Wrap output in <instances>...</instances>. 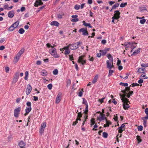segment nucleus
Returning <instances> with one entry per match:
<instances>
[{
	"mask_svg": "<svg viewBox=\"0 0 148 148\" xmlns=\"http://www.w3.org/2000/svg\"><path fill=\"white\" fill-rule=\"evenodd\" d=\"M121 91L123 93V94L122 95L121 94H120V97H121V100L122 101H126L127 102H129V100L126 98L125 97H126L128 98H129L131 96L126 91L122 90Z\"/></svg>",
	"mask_w": 148,
	"mask_h": 148,
	"instance_id": "1",
	"label": "nucleus"
},
{
	"mask_svg": "<svg viewBox=\"0 0 148 148\" xmlns=\"http://www.w3.org/2000/svg\"><path fill=\"white\" fill-rule=\"evenodd\" d=\"M49 51L50 53L54 57L56 58L59 57V56L58 55L57 53L55 48H52L49 50Z\"/></svg>",
	"mask_w": 148,
	"mask_h": 148,
	"instance_id": "2",
	"label": "nucleus"
},
{
	"mask_svg": "<svg viewBox=\"0 0 148 148\" xmlns=\"http://www.w3.org/2000/svg\"><path fill=\"white\" fill-rule=\"evenodd\" d=\"M84 57V55H82L79 56L78 60V62L81 64L83 65H84L86 63V60L83 59V58Z\"/></svg>",
	"mask_w": 148,
	"mask_h": 148,
	"instance_id": "3",
	"label": "nucleus"
},
{
	"mask_svg": "<svg viewBox=\"0 0 148 148\" xmlns=\"http://www.w3.org/2000/svg\"><path fill=\"white\" fill-rule=\"evenodd\" d=\"M27 106L25 109V112L27 113H29L32 110L31 103L30 102H28L26 103Z\"/></svg>",
	"mask_w": 148,
	"mask_h": 148,
	"instance_id": "4",
	"label": "nucleus"
},
{
	"mask_svg": "<svg viewBox=\"0 0 148 148\" xmlns=\"http://www.w3.org/2000/svg\"><path fill=\"white\" fill-rule=\"evenodd\" d=\"M21 110V108L20 107H18L14 109V115L15 117H17L18 116Z\"/></svg>",
	"mask_w": 148,
	"mask_h": 148,
	"instance_id": "5",
	"label": "nucleus"
},
{
	"mask_svg": "<svg viewBox=\"0 0 148 148\" xmlns=\"http://www.w3.org/2000/svg\"><path fill=\"white\" fill-rule=\"evenodd\" d=\"M106 67L107 68L109 69H111L112 68L114 67L113 65V62H111L109 60L106 61Z\"/></svg>",
	"mask_w": 148,
	"mask_h": 148,
	"instance_id": "6",
	"label": "nucleus"
},
{
	"mask_svg": "<svg viewBox=\"0 0 148 148\" xmlns=\"http://www.w3.org/2000/svg\"><path fill=\"white\" fill-rule=\"evenodd\" d=\"M79 32H82V35L84 36H88V35L87 28H81L79 30Z\"/></svg>",
	"mask_w": 148,
	"mask_h": 148,
	"instance_id": "7",
	"label": "nucleus"
},
{
	"mask_svg": "<svg viewBox=\"0 0 148 148\" xmlns=\"http://www.w3.org/2000/svg\"><path fill=\"white\" fill-rule=\"evenodd\" d=\"M32 90V87L30 84H28L27 85L25 92L27 95H29Z\"/></svg>",
	"mask_w": 148,
	"mask_h": 148,
	"instance_id": "8",
	"label": "nucleus"
},
{
	"mask_svg": "<svg viewBox=\"0 0 148 148\" xmlns=\"http://www.w3.org/2000/svg\"><path fill=\"white\" fill-rule=\"evenodd\" d=\"M105 115L101 113L99 115V117L98 118V119L101 121L104 119L106 120L107 119L105 117Z\"/></svg>",
	"mask_w": 148,
	"mask_h": 148,
	"instance_id": "9",
	"label": "nucleus"
},
{
	"mask_svg": "<svg viewBox=\"0 0 148 148\" xmlns=\"http://www.w3.org/2000/svg\"><path fill=\"white\" fill-rule=\"evenodd\" d=\"M123 108L124 109L126 110H127L129 108H130V106L128 104V103H129L130 104V102H127L125 101H123Z\"/></svg>",
	"mask_w": 148,
	"mask_h": 148,
	"instance_id": "10",
	"label": "nucleus"
},
{
	"mask_svg": "<svg viewBox=\"0 0 148 148\" xmlns=\"http://www.w3.org/2000/svg\"><path fill=\"white\" fill-rule=\"evenodd\" d=\"M43 4V3L42 1V0H37L34 3V6L35 7H37L38 5H42Z\"/></svg>",
	"mask_w": 148,
	"mask_h": 148,
	"instance_id": "11",
	"label": "nucleus"
},
{
	"mask_svg": "<svg viewBox=\"0 0 148 148\" xmlns=\"http://www.w3.org/2000/svg\"><path fill=\"white\" fill-rule=\"evenodd\" d=\"M62 94L61 93H59L56 97V103H58L60 101L61 99Z\"/></svg>",
	"mask_w": 148,
	"mask_h": 148,
	"instance_id": "12",
	"label": "nucleus"
},
{
	"mask_svg": "<svg viewBox=\"0 0 148 148\" xmlns=\"http://www.w3.org/2000/svg\"><path fill=\"white\" fill-rule=\"evenodd\" d=\"M19 78V73H16L15 75V76L13 79L12 82L15 83L18 81Z\"/></svg>",
	"mask_w": 148,
	"mask_h": 148,
	"instance_id": "13",
	"label": "nucleus"
},
{
	"mask_svg": "<svg viewBox=\"0 0 148 148\" xmlns=\"http://www.w3.org/2000/svg\"><path fill=\"white\" fill-rule=\"evenodd\" d=\"M114 12L115 13V14H114V15L113 17H117L118 18V19L120 17V15L121 13L119 12V11L116 10L114 11Z\"/></svg>",
	"mask_w": 148,
	"mask_h": 148,
	"instance_id": "14",
	"label": "nucleus"
},
{
	"mask_svg": "<svg viewBox=\"0 0 148 148\" xmlns=\"http://www.w3.org/2000/svg\"><path fill=\"white\" fill-rule=\"evenodd\" d=\"M146 71V70L145 69L143 68H139L137 71V72L138 73V74H139L140 73H144Z\"/></svg>",
	"mask_w": 148,
	"mask_h": 148,
	"instance_id": "15",
	"label": "nucleus"
},
{
	"mask_svg": "<svg viewBox=\"0 0 148 148\" xmlns=\"http://www.w3.org/2000/svg\"><path fill=\"white\" fill-rule=\"evenodd\" d=\"M69 45H71L70 49L72 50H74L78 48V46H77L76 44L74 43L73 44H70Z\"/></svg>",
	"mask_w": 148,
	"mask_h": 148,
	"instance_id": "16",
	"label": "nucleus"
},
{
	"mask_svg": "<svg viewBox=\"0 0 148 148\" xmlns=\"http://www.w3.org/2000/svg\"><path fill=\"white\" fill-rule=\"evenodd\" d=\"M50 25L52 26H55L58 27L59 26V23L56 21H53L51 22L50 23Z\"/></svg>",
	"mask_w": 148,
	"mask_h": 148,
	"instance_id": "17",
	"label": "nucleus"
},
{
	"mask_svg": "<svg viewBox=\"0 0 148 148\" xmlns=\"http://www.w3.org/2000/svg\"><path fill=\"white\" fill-rule=\"evenodd\" d=\"M14 11H11L8 13V16L10 18H12L14 16Z\"/></svg>",
	"mask_w": 148,
	"mask_h": 148,
	"instance_id": "18",
	"label": "nucleus"
},
{
	"mask_svg": "<svg viewBox=\"0 0 148 148\" xmlns=\"http://www.w3.org/2000/svg\"><path fill=\"white\" fill-rule=\"evenodd\" d=\"M131 43H132L130 44V48L132 49L133 50L136 47L137 44L134 42H131Z\"/></svg>",
	"mask_w": 148,
	"mask_h": 148,
	"instance_id": "19",
	"label": "nucleus"
},
{
	"mask_svg": "<svg viewBox=\"0 0 148 148\" xmlns=\"http://www.w3.org/2000/svg\"><path fill=\"white\" fill-rule=\"evenodd\" d=\"M25 143L23 141H21L19 143V145L20 148H25Z\"/></svg>",
	"mask_w": 148,
	"mask_h": 148,
	"instance_id": "20",
	"label": "nucleus"
},
{
	"mask_svg": "<svg viewBox=\"0 0 148 148\" xmlns=\"http://www.w3.org/2000/svg\"><path fill=\"white\" fill-rule=\"evenodd\" d=\"M19 23V21H17L13 24L11 26L13 27L15 29L18 26Z\"/></svg>",
	"mask_w": 148,
	"mask_h": 148,
	"instance_id": "21",
	"label": "nucleus"
},
{
	"mask_svg": "<svg viewBox=\"0 0 148 148\" xmlns=\"http://www.w3.org/2000/svg\"><path fill=\"white\" fill-rule=\"evenodd\" d=\"M24 49L23 48H22L16 54V55H17V56L20 57L21 55L24 53Z\"/></svg>",
	"mask_w": 148,
	"mask_h": 148,
	"instance_id": "22",
	"label": "nucleus"
},
{
	"mask_svg": "<svg viewBox=\"0 0 148 148\" xmlns=\"http://www.w3.org/2000/svg\"><path fill=\"white\" fill-rule=\"evenodd\" d=\"M98 77V75H96L94 77L92 81V83L93 84H95L97 81V79Z\"/></svg>",
	"mask_w": 148,
	"mask_h": 148,
	"instance_id": "23",
	"label": "nucleus"
},
{
	"mask_svg": "<svg viewBox=\"0 0 148 148\" xmlns=\"http://www.w3.org/2000/svg\"><path fill=\"white\" fill-rule=\"evenodd\" d=\"M41 75L42 76H46L47 75V72L45 70H43L41 72Z\"/></svg>",
	"mask_w": 148,
	"mask_h": 148,
	"instance_id": "24",
	"label": "nucleus"
},
{
	"mask_svg": "<svg viewBox=\"0 0 148 148\" xmlns=\"http://www.w3.org/2000/svg\"><path fill=\"white\" fill-rule=\"evenodd\" d=\"M140 48H139L137 50H135L134 51V52L133 54H131V56H132L134 55H136L138 53H139L140 51Z\"/></svg>",
	"mask_w": 148,
	"mask_h": 148,
	"instance_id": "25",
	"label": "nucleus"
},
{
	"mask_svg": "<svg viewBox=\"0 0 148 148\" xmlns=\"http://www.w3.org/2000/svg\"><path fill=\"white\" fill-rule=\"evenodd\" d=\"M107 51H108V50L105 49L100 50L99 51L101 53V55L102 56L105 55L106 54Z\"/></svg>",
	"mask_w": 148,
	"mask_h": 148,
	"instance_id": "26",
	"label": "nucleus"
},
{
	"mask_svg": "<svg viewBox=\"0 0 148 148\" xmlns=\"http://www.w3.org/2000/svg\"><path fill=\"white\" fill-rule=\"evenodd\" d=\"M107 57L109 60V61L113 62V58L112 56L110 54H109L107 56Z\"/></svg>",
	"mask_w": 148,
	"mask_h": 148,
	"instance_id": "27",
	"label": "nucleus"
},
{
	"mask_svg": "<svg viewBox=\"0 0 148 148\" xmlns=\"http://www.w3.org/2000/svg\"><path fill=\"white\" fill-rule=\"evenodd\" d=\"M119 5V3H116L114 4V5L112 6V9L115 10L116 8L118 7Z\"/></svg>",
	"mask_w": 148,
	"mask_h": 148,
	"instance_id": "28",
	"label": "nucleus"
},
{
	"mask_svg": "<svg viewBox=\"0 0 148 148\" xmlns=\"http://www.w3.org/2000/svg\"><path fill=\"white\" fill-rule=\"evenodd\" d=\"M141 78H142L143 79H147L148 78L146 76V74L145 73H143L140 76Z\"/></svg>",
	"mask_w": 148,
	"mask_h": 148,
	"instance_id": "29",
	"label": "nucleus"
},
{
	"mask_svg": "<svg viewBox=\"0 0 148 148\" xmlns=\"http://www.w3.org/2000/svg\"><path fill=\"white\" fill-rule=\"evenodd\" d=\"M83 22L84 23H83V25L85 26H88L90 28H92V27L90 25V23H86L84 21H83Z\"/></svg>",
	"mask_w": 148,
	"mask_h": 148,
	"instance_id": "30",
	"label": "nucleus"
},
{
	"mask_svg": "<svg viewBox=\"0 0 148 148\" xmlns=\"http://www.w3.org/2000/svg\"><path fill=\"white\" fill-rule=\"evenodd\" d=\"M78 120L80 121L81 119L80 118H77L76 119V121L73 122L72 125H76L78 123Z\"/></svg>",
	"mask_w": 148,
	"mask_h": 148,
	"instance_id": "31",
	"label": "nucleus"
},
{
	"mask_svg": "<svg viewBox=\"0 0 148 148\" xmlns=\"http://www.w3.org/2000/svg\"><path fill=\"white\" fill-rule=\"evenodd\" d=\"M25 32L24 30L22 28L20 29L18 31V33L21 34H23Z\"/></svg>",
	"mask_w": 148,
	"mask_h": 148,
	"instance_id": "32",
	"label": "nucleus"
},
{
	"mask_svg": "<svg viewBox=\"0 0 148 148\" xmlns=\"http://www.w3.org/2000/svg\"><path fill=\"white\" fill-rule=\"evenodd\" d=\"M83 104H85L86 106H88V104L86 100L84 98H83Z\"/></svg>",
	"mask_w": 148,
	"mask_h": 148,
	"instance_id": "33",
	"label": "nucleus"
},
{
	"mask_svg": "<svg viewBox=\"0 0 148 148\" xmlns=\"http://www.w3.org/2000/svg\"><path fill=\"white\" fill-rule=\"evenodd\" d=\"M46 122H43L41 124V127L45 128L46 126Z\"/></svg>",
	"mask_w": 148,
	"mask_h": 148,
	"instance_id": "34",
	"label": "nucleus"
},
{
	"mask_svg": "<svg viewBox=\"0 0 148 148\" xmlns=\"http://www.w3.org/2000/svg\"><path fill=\"white\" fill-rule=\"evenodd\" d=\"M127 2H125L124 3H122L120 4V7L121 8L124 7L126 5H127Z\"/></svg>",
	"mask_w": 148,
	"mask_h": 148,
	"instance_id": "35",
	"label": "nucleus"
},
{
	"mask_svg": "<svg viewBox=\"0 0 148 148\" xmlns=\"http://www.w3.org/2000/svg\"><path fill=\"white\" fill-rule=\"evenodd\" d=\"M137 139L138 143H140L142 141V140L140 138V137L139 136H136Z\"/></svg>",
	"mask_w": 148,
	"mask_h": 148,
	"instance_id": "36",
	"label": "nucleus"
},
{
	"mask_svg": "<svg viewBox=\"0 0 148 148\" xmlns=\"http://www.w3.org/2000/svg\"><path fill=\"white\" fill-rule=\"evenodd\" d=\"M119 84L120 85H122L125 87L127 86L128 85V84L127 83H125L123 82H120Z\"/></svg>",
	"mask_w": 148,
	"mask_h": 148,
	"instance_id": "37",
	"label": "nucleus"
},
{
	"mask_svg": "<svg viewBox=\"0 0 148 148\" xmlns=\"http://www.w3.org/2000/svg\"><path fill=\"white\" fill-rule=\"evenodd\" d=\"M25 77L24 79L25 80H27L28 79V72L27 71H26L25 73Z\"/></svg>",
	"mask_w": 148,
	"mask_h": 148,
	"instance_id": "38",
	"label": "nucleus"
},
{
	"mask_svg": "<svg viewBox=\"0 0 148 148\" xmlns=\"http://www.w3.org/2000/svg\"><path fill=\"white\" fill-rule=\"evenodd\" d=\"M70 50L69 49L65 50V52L64 54L65 55H67L69 54L70 52Z\"/></svg>",
	"mask_w": 148,
	"mask_h": 148,
	"instance_id": "39",
	"label": "nucleus"
},
{
	"mask_svg": "<svg viewBox=\"0 0 148 148\" xmlns=\"http://www.w3.org/2000/svg\"><path fill=\"white\" fill-rule=\"evenodd\" d=\"M106 123L107 125V127H109V125L110 124H111V122L110 121H108L107 119H106Z\"/></svg>",
	"mask_w": 148,
	"mask_h": 148,
	"instance_id": "40",
	"label": "nucleus"
},
{
	"mask_svg": "<svg viewBox=\"0 0 148 148\" xmlns=\"http://www.w3.org/2000/svg\"><path fill=\"white\" fill-rule=\"evenodd\" d=\"M91 125H94L95 123V119L94 118L90 120Z\"/></svg>",
	"mask_w": 148,
	"mask_h": 148,
	"instance_id": "41",
	"label": "nucleus"
},
{
	"mask_svg": "<svg viewBox=\"0 0 148 148\" xmlns=\"http://www.w3.org/2000/svg\"><path fill=\"white\" fill-rule=\"evenodd\" d=\"M58 71L57 69L54 70L53 71V73L54 75H56L58 74Z\"/></svg>",
	"mask_w": 148,
	"mask_h": 148,
	"instance_id": "42",
	"label": "nucleus"
},
{
	"mask_svg": "<svg viewBox=\"0 0 148 148\" xmlns=\"http://www.w3.org/2000/svg\"><path fill=\"white\" fill-rule=\"evenodd\" d=\"M130 87H127H127H125V90H123L126 91L128 93L129 92H130Z\"/></svg>",
	"mask_w": 148,
	"mask_h": 148,
	"instance_id": "43",
	"label": "nucleus"
},
{
	"mask_svg": "<svg viewBox=\"0 0 148 148\" xmlns=\"http://www.w3.org/2000/svg\"><path fill=\"white\" fill-rule=\"evenodd\" d=\"M80 7V5H76L75 6L74 8L75 10H77L79 9Z\"/></svg>",
	"mask_w": 148,
	"mask_h": 148,
	"instance_id": "44",
	"label": "nucleus"
},
{
	"mask_svg": "<svg viewBox=\"0 0 148 148\" xmlns=\"http://www.w3.org/2000/svg\"><path fill=\"white\" fill-rule=\"evenodd\" d=\"M114 72V71L111 70H109V73H108V76H111L112 75V73H113Z\"/></svg>",
	"mask_w": 148,
	"mask_h": 148,
	"instance_id": "45",
	"label": "nucleus"
},
{
	"mask_svg": "<svg viewBox=\"0 0 148 148\" xmlns=\"http://www.w3.org/2000/svg\"><path fill=\"white\" fill-rule=\"evenodd\" d=\"M45 128L41 127L39 130V132L41 134L44 133Z\"/></svg>",
	"mask_w": 148,
	"mask_h": 148,
	"instance_id": "46",
	"label": "nucleus"
},
{
	"mask_svg": "<svg viewBox=\"0 0 148 148\" xmlns=\"http://www.w3.org/2000/svg\"><path fill=\"white\" fill-rule=\"evenodd\" d=\"M108 134L106 132H103V136L104 138H107L108 137Z\"/></svg>",
	"mask_w": 148,
	"mask_h": 148,
	"instance_id": "47",
	"label": "nucleus"
},
{
	"mask_svg": "<svg viewBox=\"0 0 148 148\" xmlns=\"http://www.w3.org/2000/svg\"><path fill=\"white\" fill-rule=\"evenodd\" d=\"M118 130L119 132L120 133H121L124 130H125V129H123V128H119V127L118 128Z\"/></svg>",
	"mask_w": 148,
	"mask_h": 148,
	"instance_id": "48",
	"label": "nucleus"
},
{
	"mask_svg": "<svg viewBox=\"0 0 148 148\" xmlns=\"http://www.w3.org/2000/svg\"><path fill=\"white\" fill-rule=\"evenodd\" d=\"M141 66L142 67H148V64H147L142 63L141 64Z\"/></svg>",
	"mask_w": 148,
	"mask_h": 148,
	"instance_id": "49",
	"label": "nucleus"
},
{
	"mask_svg": "<svg viewBox=\"0 0 148 148\" xmlns=\"http://www.w3.org/2000/svg\"><path fill=\"white\" fill-rule=\"evenodd\" d=\"M143 127L142 125H140L138 127V131H141L143 130Z\"/></svg>",
	"mask_w": 148,
	"mask_h": 148,
	"instance_id": "50",
	"label": "nucleus"
},
{
	"mask_svg": "<svg viewBox=\"0 0 148 148\" xmlns=\"http://www.w3.org/2000/svg\"><path fill=\"white\" fill-rule=\"evenodd\" d=\"M141 119L143 121L147 120L148 119V115H147L145 116L144 117H142Z\"/></svg>",
	"mask_w": 148,
	"mask_h": 148,
	"instance_id": "51",
	"label": "nucleus"
},
{
	"mask_svg": "<svg viewBox=\"0 0 148 148\" xmlns=\"http://www.w3.org/2000/svg\"><path fill=\"white\" fill-rule=\"evenodd\" d=\"M47 87L49 89V90H51L52 87V85L51 84H50L48 85L47 86Z\"/></svg>",
	"mask_w": 148,
	"mask_h": 148,
	"instance_id": "52",
	"label": "nucleus"
},
{
	"mask_svg": "<svg viewBox=\"0 0 148 148\" xmlns=\"http://www.w3.org/2000/svg\"><path fill=\"white\" fill-rule=\"evenodd\" d=\"M88 106H86L85 109V111H84V113L86 114H87L88 112Z\"/></svg>",
	"mask_w": 148,
	"mask_h": 148,
	"instance_id": "53",
	"label": "nucleus"
},
{
	"mask_svg": "<svg viewBox=\"0 0 148 148\" xmlns=\"http://www.w3.org/2000/svg\"><path fill=\"white\" fill-rule=\"evenodd\" d=\"M15 29L11 25L10 27L8 29V30L10 32L13 31Z\"/></svg>",
	"mask_w": 148,
	"mask_h": 148,
	"instance_id": "54",
	"label": "nucleus"
},
{
	"mask_svg": "<svg viewBox=\"0 0 148 148\" xmlns=\"http://www.w3.org/2000/svg\"><path fill=\"white\" fill-rule=\"evenodd\" d=\"M69 60H70L72 61V60H73L74 59V58L73 56V55H69Z\"/></svg>",
	"mask_w": 148,
	"mask_h": 148,
	"instance_id": "55",
	"label": "nucleus"
},
{
	"mask_svg": "<svg viewBox=\"0 0 148 148\" xmlns=\"http://www.w3.org/2000/svg\"><path fill=\"white\" fill-rule=\"evenodd\" d=\"M70 45H68L67 46L65 47H64V49L65 50H67L69 49V48L70 47Z\"/></svg>",
	"mask_w": 148,
	"mask_h": 148,
	"instance_id": "56",
	"label": "nucleus"
},
{
	"mask_svg": "<svg viewBox=\"0 0 148 148\" xmlns=\"http://www.w3.org/2000/svg\"><path fill=\"white\" fill-rule=\"evenodd\" d=\"M146 22V20L145 19L141 20L140 21V23L141 24H144Z\"/></svg>",
	"mask_w": 148,
	"mask_h": 148,
	"instance_id": "57",
	"label": "nucleus"
},
{
	"mask_svg": "<svg viewBox=\"0 0 148 148\" xmlns=\"http://www.w3.org/2000/svg\"><path fill=\"white\" fill-rule=\"evenodd\" d=\"M132 43H131L130 42H127V45L126 46V48H128L130 47V44H132Z\"/></svg>",
	"mask_w": 148,
	"mask_h": 148,
	"instance_id": "58",
	"label": "nucleus"
},
{
	"mask_svg": "<svg viewBox=\"0 0 148 148\" xmlns=\"http://www.w3.org/2000/svg\"><path fill=\"white\" fill-rule=\"evenodd\" d=\"M79 21V19L78 18H73L71 20L72 22H76Z\"/></svg>",
	"mask_w": 148,
	"mask_h": 148,
	"instance_id": "59",
	"label": "nucleus"
},
{
	"mask_svg": "<svg viewBox=\"0 0 148 148\" xmlns=\"http://www.w3.org/2000/svg\"><path fill=\"white\" fill-rule=\"evenodd\" d=\"M139 85V84H138L137 83H135L132 84V85H130V86H132V87H134L135 86H138Z\"/></svg>",
	"mask_w": 148,
	"mask_h": 148,
	"instance_id": "60",
	"label": "nucleus"
},
{
	"mask_svg": "<svg viewBox=\"0 0 148 148\" xmlns=\"http://www.w3.org/2000/svg\"><path fill=\"white\" fill-rule=\"evenodd\" d=\"M71 84V81L70 79H68L67 81V86H69Z\"/></svg>",
	"mask_w": 148,
	"mask_h": 148,
	"instance_id": "61",
	"label": "nucleus"
},
{
	"mask_svg": "<svg viewBox=\"0 0 148 148\" xmlns=\"http://www.w3.org/2000/svg\"><path fill=\"white\" fill-rule=\"evenodd\" d=\"M82 113L81 112H79L78 113L77 118H78V117L79 118H81L82 117Z\"/></svg>",
	"mask_w": 148,
	"mask_h": 148,
	"instance_id": "62",
	"label": "nucleus"
},
{
	"mask_svg": "<svg viewBox=\"0 0 148 148\" xmlns=\"http://www.w3.org/2000/svg\"><path fill=\"white\" fill-rule=\"evenodd\" d=\"M129 75V73L128 74V73H126L125 74L126 76L125 77L123 78V79H127L128 78Z\"/></svg>",
	"mask_w": 148,
	"mask_h": 148,
	"instance_id": "63",
	"label": "nucleus"
},
{
	"mask_svg": "<svg viewBox=\"0 0 148 148\" xmlns=\"http://www.w3.org/2000/svg\"><path fill=\"white\" fill-rule=\"evenodd\" d=\"M5 40V38H1L0 39V43H2Z\"/></svg>",
	"mask_w": 148,
	"mask_h": 148,
	"instance_id": "64",
	"label": "nucleus"
}]
</instances>
